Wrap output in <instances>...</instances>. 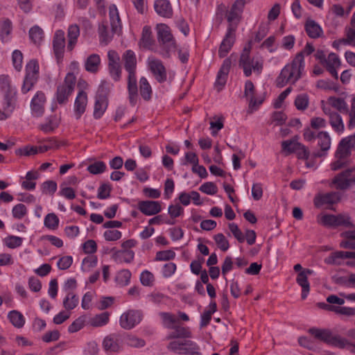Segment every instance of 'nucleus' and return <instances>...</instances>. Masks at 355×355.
Returning <instances> with one entry per match:
<instances>
[{
    "label": "nucleus",
    "instance_id": "f257e3e1",
    "mask_svg": "<svg viewBox=\"0 0 355 355\" xmlns=\"http://www.w3.org/2000/svg\"><path fill=\"white\" fill-rule=\"evenodd\" d=\"M16 89L10 84V78L0 76V121L6 120L12 115L16 104Z\"/></svg>",
    "mask_w": 355,
    "mask_h": 355
},
{
    "label": "nucleus",
    "instance_id": "f03ea898",
    "mask_svg": "<svg viewBox=\"0 0 355 355\" xmlns=\"http://www.w3.org/2000/svg\"><path fill=\"white\" fill-rule=\"evenodd\" d=\"M304 67L301 55H296L293 60L281 70L276 79L277 85L282 87L287 84L295 83L302 77Z\"/></svg>",
    "mask_w": 355,
    "mask_h": 355
},
{
    "label": "nucleus",
    "instance_id": "7ed1b4c3",
    "mask_svg": "<svg viewBox=\"0 0 355 355\" xmlns=\"http://www.w3.org/2000/svg\"><path fill=\"white\" fill-rule=\"evenodd\" d=\"M124 67L128 73V88L129 99L131 104L134 105L137 96V85L136 77L137 57L132 50H127L123 55Z\"/></svg>",
    "mask_w": 355,
    "mask_h": 355
},
{
    "label": "nucleus",
    "instance_id": "20e7f679",
    "mask_svg": "<svg viewBox=\"0 0 355 355\" xmlns=\"http://www.w3.org/2000/svg\"><path fill=\"white\" fill-rule=\"evenodd\" d=\"M109 17L112 32L109 31L108 27L104 23L100 24L98 26L100 42L105 45L107 44L112 40L113 33H118L121 28L119 12L114 4H112L109 7Z\"/></svg>",
    "mask_w": 355,
    "mask_h": 355
},
{
    "label": "nucleus",
    "instance_id": "39448f33",
    "mask_svg": "<svg viewBox=\"0 0 355 355\" xmlns=\"http://www.w3.org/2000/svg\"><path fill=\"white\" fill-rule=\"evenodd\" d=\"M251 43L245 44L241 53L239 66L243 69L246 77L251 76L252 72L260 73L263 69V60L259 57H250Z\"/></svg>",
    "mask_w": 355,
    "mask_h": 355
},
{
    "label": "nucleus",
    "instance_id": "423d86ee",
    "mask_svg": "<svg viewBox=\"0 0 355 355\" xmlns=\"http://www.w3.org/2000/svg\"><path fill=\"white\" fill-rule=\"evenodd\" d=\"M157 40L160 47V54L168 56L176 50L175 40L171 34L170 28L164 24H158L156 27Z\"/></svg>",
    "mask_w": 355,
    "mask_h": 355
},
{
    "label": "nucleus",
    "instance_id": "0eeeda50",
    "mask_svg": "<svg viewBox=\"0 0 355 355\" xmlns=\"http://www.w3.org/2000/svg\"><path fill=\"white\" fill-rule=\"evenodd\" d=\"M318 223L327 227L338 226L351 227L352 223L350 218L346 214H321L317 218Z\"/></svg>",
    "mask_w": 355,
    "mask_h": 355
},
{
    "label": "nucleus",
    "instance_id": "6e6552de",
    "mask_svg": "<svg viewBox=\"0 0 355 355\" xmlns=\"http://www.w3.org/2000/svg\"><path fill=\"white\" fill-rule=\"evenodd\" d=\"M143 313L138 309H128L119 318L120 327L125 330H130L137 326L143 320Z\"/></svg>",
    "mask_w": 355,
    "mask_h": 355
},
{
    "label": "nucleus",
    "instance_id": "1a4fd4ad",
    "mask_svg": "<svg viewBox=\"0 0 355 355\" xmlns=\"http://www.w3.org/2000/svg\"><path fill=\"white\" fill-rule=\"evenodd\" d=\"M332 184L336 189H348L355 185V171L353 168L345 170L334 177Z\"/></svg>",
    "mask_w": 355,
    "mask_h": 355
},
{
    "label": "nucleus",
    "instance_id": "9d476101",
    "mask_svg": "<svg viewBox=\"0 0 355 355\" xmlns=\"http://www.w3.org/2000/svg\"><path fill=\"white\" fill-rule=\"evenodd\" d=\"M76 84V76L73 73H68L64 82L58 87L56 100L60 103H64L67 101L69 96L72 93Z\"/></svg>",
    "mask_w": 355,
    "mask_h": 355
},
{
    "label": "nucleus",
    "instance_id": "9b49d317",
    "mask_svg": "<svg viewBox=\"0 0 355 355\" xmlns=\"http://www.w3.org/2000/svg\"><path fill=\"white\" fill-rule=\"evenodd\" d=\"M39 65L37 61L31 60L26 66V76L21 90L26 93L31 89L38 76Z\"/></svg>",
    "mask_w": 355,
    "mask_h": 355
},
{
    "label": "nucleus",
    "instance_id": "f8f14e48",
    "mask_svg": "<svg viewBox=\"0 0 355 355\" xmlns=\"http://www.w3.org/2000/svg\"><path fill=\"white\" fill-rule=\"evenodd\" d=\"M147 64L149 70L159 83H164L166 80V70L160 60L154 56L148 57Z\"/></svg>",
    "mask_w": 355,
    "mask_h": 355
},
{
    "label": "nucleus",
    "instance_id": "ddd939ff",
    "mask_svg": "<svg viewBox=\"0 0 355 355\" xmlns=\"http://www.w3.org/2000/svg\"><path fill=\"white\" fill-rule=\"evenodd\" d=\"M309 333L317 340L335 347L340 336L339 335H334L329 330L323 329H310Z\"/></svg>",
    "mask_w": 355,
    "mask_h": 355
},
{
    "label": "nucleus",
    "instance_id": "4468645a",
    "mask_svg": "<svg viewBox=\"0 0 355 355\" xmlns=\"http://www.w3.org/2000/svg\"><path fill=\"white\" fill-rule=\"evenodd\" d=\"M121 342L119 335L110 334L103 339V348L107 354H115L121 351Z\"/></svg>",
    "mask_w": 355,
    "mask_h": 355
},
{
    "label": "nucleus",
    "instance_id": "2eb2a0df",
    "mask_svg": "<svg viewBox=\"0 0 355 355\" xmlns=\"http://www.w3.org/2000/svg\"><path fill=\"white\" fill-rule=\"evenodd\" d=\"M235 28L230 26L227 31L225 37L220 43L218 49V55L220 58H225L230 51L235 41Z\"/></svg>",
    "mask_w": 355,
    "mask_h": 355
},
{
    "label": "nucleus",
    "instance_id": "dca6fc26",
    "mask_svg": "<svg viewBox=\"0 0 355 355\" xmlns=\"http://www.w3.org/2000/svg\"><path fill=\"white\" fill-rule=\"evenodd\" d=\"M322 110L329 116V123L334 131L342 133L345 126L341 116L327 105H323Z\"/></svg>",
    "mask_w": 355,
    "mask_h": 355
},
{
    "label": "nucleus",
    "instance_id": "f3484780",
    "mask_svg": "<svg viewBox=\"0 0 355 355\" xmlns=\"http://www.w3.org/2000/svg\"><path fill=\"white\" fill-rule=\"evenodd\" d=\"M162 202L154 200H142L138 203L139 210L146 216L157 215L162 210Z\"/></svg>",
    "mask_w": 355,
    "mask_h": 355
},
{
    "label": "nucleus",
    "instance_id": "a211bd4d",
    "mask_svg": "<svg viewBox=\"0 0 355 355\" xmlns=\"http://www.w3.org/2000/svg\"><path fill=\"white\" fill-rule=\"evenodd\" d=\"M232 56L233 55H231L230 57L224 60L223 64L218 72L215 82V86L217 87L218 90H221L227 82V76L232 65Z\"/></svg>",
    "mask_w": 355,
    "mask_h": 355
},
{
    "label": "nucleus",
    "instance_id": "6ab92c4d",
    "mask_svg": "<svg viewBox=\"0 0 355 355\" xmlns=\"http://www.w3.org/2000/svg\"><path fill=\"white\" fill-rule=\"evenodd\" d=\"M244 92L245 96L249 101V107L252 110H257L263 103V98L261 96H256L254 85L250 80L245 82Z\"/></svg>",
    "mask_w": 355,
    "mask_h": 355
},
{
    "label": "nucleus",
    "instance_id": "aec40b11",
    "mask_svg": "<svg viewBox=\"0 0 355 355\" xmlns=\"http://www.w3.org/2000/svg\"><path fill=\"white\" fill-rule=\"evenodd\" d=\"M64 46V32L62 30H57L54 34L53 47L58 62H60L62 58Z\"/></svg>",
    "mask_w": 355,
    "mask_h": 355
},
{
    "label": "nucleus",
    "instance_id": "412c9836",
    "mask_svg": "<svg viewBox=\"0 0 355 355\" xmlns=\"http://www.w3.org/2000/svg\"><path fill=\"white\" fill-rule=\"evenodd\" d=\"M342 46H355V27H346L345 37L335 40L332 43V46L336 49H339Z\"/></svg>",
    "mask_w": 355,
    "mask_h": 355
},
{
    "label": "nucleus",
    "instance_id": "4be33fe9",
    "mask_svg": "<svg viewBox=\"0 0 355 355\" xmlns=\"http://www.w3.org/2000/svg\"><path fill=\"white\" fill-rule=\"evenodd\" d=\"M318 139V146L320 150L315 153V157H322L327 154L331 148V139L329 134L326 131L320 132L316 137Z\"/></svg>",
    "mask_w": 355,
    "mask_h": 355
},
{
    "label": "nucleus",
    "instance_id": "5701e85b",
    "mask_svg": "<svg viewBox=\"0 0 355 355\" xmlns=\"http://www.w3.org/2000/svg\"><path fill=\"white\" fill-rule=\"evenodd\" d=\"M245 4V0H236L232 5L227 16L228 21L231 24L230 26L233 27V24L239 21Z\"/></svg>",
    "mask_w": 355,
    "mask_h": 355
},
{
    "label": "nucleus",
    "instance_id": "b1692460",
    "mask_svg": "<svg viewBox=\"0 0 355 355\" xmlns=\"http://www.w3.org/2000/svg\"><path fill=\"white\" fill-rule=\"evenodd\" d=\"M46 97L44 93L38 92L33 96L31 103L32 114L35 116H40L44 113Z\"/></svg>",
    "mask_w": 355,
    "mask_h": 355
},
{
    "label": "nucleus",
    "instance_id": "393cba45",
    "mask_svg": "<svg viewBox=\"0 0 355 355\" xmlns=\"http://www.w3.org/2000/svg\"><path fill=\"white\" fill-rule=\"evenodd\" d=\"M340 199V194L338 192H330L324 194H320L315 198L314 203L316 207L323 205H331L337 203Z\"/></svg>",
    "mask_w": 355,
    "mask_h": 355
},
{
    "label": "nucleus",
    "instance_id": "a878e982",
    "mask_svg": "<svg viewBox=\"0 0 355 355\" xmlns=\"http://www.w3.org/2000/svg\"><path fill=\"white\" fill-rule=\"evenodd\" d=\"M87 105V95L84 91H80L75 99L73 111L76 119L81 117Z\"/></svg>",
    "mask_w": 355,
    "mask_h": 355
},
{
    "label": "nucleus",
    "instance_id": "bb28decb",
    "mask_svg": "<svg viewBox=\"0 0 355 355\" xmlns=\"http://www.w3.org/2000/svg\"><path fill=\"white\" fill-rule=\"evenodd\" d=\"M313 271L310 269H305L302 270L297 277V282L302 287V298L306 299L309 295L310 290V285L308 282V276L313 274Z\"/></svg>",
    "mask_w": 355,
    "mask_h": 355
},
{
    "label": "nucleus",
    "instance_id": "cd10ccee",
    "mask_svg": "<svg viewBox=\"0 0 355 355\" xmlns=\"http://www.w3.org/2000/svg\"><path fill=\"white\" fill-rule=\"evenodd\" d=\"M349 252V251L334 252L324 259V263L329 265H345V262L350 255Z\"/></svg>",
    "mask_w": 355,
    "mask_h": 355
},
{
    "label": "nucleus",
    "instance_id": "c85d7f7f",
    "mask_svg": "<svg viewBox=\"0 0 355 355\" xmlns=\"http://www.w3.org/2000/svg\"><path fill=\"white\" fill-rule=\"evenodd\" d=\"M351 148H355V135L341 139L337 148V155L348 156Z\"/></svg>",
    "mask_w": 355,
    "mask_h": 355
},
{
    "label": "nucleus",
    "instance_id": "c756f323",
    "mask_svg": "<svg viewBox=\"0 0 355 355\" xmlns=\"http://www.w3.org/2000/svg\"><path fill=\"white\" fill-rule=\"evenodd\" d=\"M322 66L325 67L334 77L337 78V69L340 66V60L336 53H330Z\"/></svg>",
    "mask_w": 355,
    "mask_h": 355
},
{
    "label": "nucleus",
    "instance_id": "7c9ffc66",
    "mask_svg": "<svg viewBox=\"0 0 355 355\" xmlns=\"http://www.w3.org/2000/svg\"><path fill=\"white\" fill-rule=\"evenodd\" d=\"M110 313L103 312L89 318L87 324L90 327L97 328L107 325L110 322Z\"/></svg>",
    "mask_w": 355,
    "mask_h": 355
},
{
    "label": "nucleus",
    "instance_id": "2f4dec72",
    "mask_svg": "<svg viewBox=\"0 0 355 355\" xmlns=\"http://www.w3.org/2000/svg\"><path fill=\"white\" fill-rule=\"evenodd\" d=\"M154 7L156 12L162 17L170 18L173 15V10L168 0H156Z\"/></svg>",
    "mask_w": 355,
    "mask_h": 355
},
{
    "label": "nucleus",
    "instance_id": "473e14b6",
    "mask_svg": "<svg viewBox=\"0 0 355 355\" xmlns=\"http://www.w3.org/2000/svg\"><path fill=\"white\" fill-rule=\"evenodd\" d=\"M134 257L135 252L131 250H116L112 255V259L117 263H130Z\"/></svg>",
    "mask_w": 355,
    "mask_h": 355
},
{
    "label": "nucleus",
    "instance_id": "72a5a7b5",
    "mask_svg": "<svg viewBox=\"0 0 355 355\" xmlns=\"http://www.w3.org/2000/svg\"><path fill=\"white\" fill-rule=\"evenodd\" d=\"M107 99L105 95H97L94 109V116L95 119H100L107 107Z\"/></svg>",
    "mask_w": 355,
    "mask_h": 355
},
{
    "label": "nucleus",
    "instance_id": "f704fd0d",
    "mask_svg": "<svg viewBox=\"0 0 355 355\" xmlns=\"http://www.w3.org/2000/svg\"><path fill=\"white\" fill-rule=\"evenodd\" d=\"M154 44V39L150 26H145L143 28L139 46L141 48L151 49Z\"/></svg>",
    "mask_w": 355,
    "mask_h": 355
},
{
    "label": "nucleus",
    "instance_id": "c9c22d12",
    "mask_svg": "<svg viewBox=\"0 0 355 355\" xmlns=\"http://www.w3.org/2000/svg\"><path fill=\"white\" fill-rule=\"evenodd\" d=\"M101 60L98 54L94 53L89 55L85 61V68L87 71L96 73L100 68Z\"/></svg>",
    "mask_w": 355,
    "mask_h": 355
},
{
    "label": "nucleus",
    "instance_id": "e433bc0d",
    "mask_svg": "<svg viewBox=\"0 0 355 355\" xmlns=\"http://www.w3.org/2000/svg\"><path fill=\"white\" fill-rule=\"evenodd\" d=\"M7 318L9 322L17 329L22 328L26 322L24 315L17 310H12L8 313Z\"/></svg>",
    "mask_w": 355,
    "mask_h": 355
},
{
    "label": "nucleus",
    "instance_id": "4c0bfd02",
    "mask_svg": "<svg viewBox=\"0 0 355 355\" xmlns=\"http://www.w3.org/2000/svg\"><path fill=\"white\" fill-rule=\"evenodd\" d=\"M80 35V28L79 26L76 24H72L69 26L68 28V44H67V49L69 51H72L75 46L76 45L78 38Z\"/></svg>",
    "mask_w": 355,
    "mask_h": 355
},
{
    "label": "nucleus",
    "instance_id": "58836bf2",
    "mask_svg": "<svg viewBox=\"0 0 355 355\" xmlns=\"http://www.w3.org/2000/svg\"><path fill=\"white\" fill-rule=\"evenodd\" d=\"M324 105H327L331 109L334 108L341 113L348 112V105L342 98L329 97Z\"/></svg>",
    "mask_w": 355,
    "mask_h": 355
},
{
    "label": "nucleus",
    "instance_id": "ea45409f",
    "mask_svg": "<svg viewBox=\"0 0 355 355\" xmlns=\"http://www.w3.org/2000/svg\"><path fill=\"white\" fill-rule=\"evenodd\" d=\"M59 123L60 119L55 115H52L46 117L45 120L40 123V128L44 132H50L56 129Z\"/></svg>",
    "mask_w": 355,
    "mask_h": 355
},
{
    "label": "nucleus",
    "instance_id": "a19ab883",
    "mask_svg": "<svg viewBox=\"0 0 355 355\" xmlns=\"http://www.w3.org/2000/svg\"><path fill=\"white\" fill-rule=\"evenodd\" d=\"M12 30V22L9 19L0 20V37L2 42L6 43L10 41Z\"/></svg>",
    "mask_w": 355,
    "mask_h": 355
},
{
    "label": "nucleus",
    "instance_id": "79ce46f5",
    "mask_svg": "<svg viewBox=\"0 0 355 355\" xmlns=\"http://www.w3.org/2000/svg\"><path fill=\"white\" fill-rule=\"evenodd\" d=\"M305 30L307 35L311 38L319 37L322 33L321 26L312 19H308L306 21Z\"/></svg>",
    "mask_w": 355,
    "mask_h": 355
},
{
    "label": "nucleus",
    "instance_id": "37998d69",
    "mask_svg": "<svg viewBox=\"0 0 355 355\" xmlns=\"http://www.w3.org/2000/svg\"><path fill=\"white\" fill-rule=\"evenodd\" d=\"M341 236L347 240L343 241L340 246L343 248H355V230L345 231L341 234Z\"/></svg>",
    "mask_w": 355,
    "mask_h": 355
},
{
    "label": "nucleus",
    "instance_id": "c03bdc74",
    "mask_svg": "<svg viewBox=\"0 0 355 355\" xmlns=\"http://www.w3.org/2000/svg\"><path fill=\"white\" fill-rule=\"evenodd\" d=\"M131 272L128 269L119 270L115 276V282L119 286H125L130 284Z\"/></svg>",
    "mask_w": 355,
    "mask_h": 355
},
{
    "label": "nucleus",
    "instance_id": "a18cd8bd",
    "mask_svg": "<svg viewBox=\"0 0 355 355\" xmlns=\"http://www.w3.org/2000/svg\"><path fill=\"white\" fill-rule=\"evenodd\" d=\"M123 342L128 346L136 348L143 347L146 345V342L144 340L133 334H129L124 336Z\"/></svg>",
    "mask_w": 355,
    "mask_h": 355
},
{
    "label": "nucleus",
    "instance_id": "49530a36",
    "mask_svg": "<svg viewBox=\"0 0 355 355\" xmlns=\"http://www.w3.org/2000/svg\"><path fill=\"white\" fill-rule=\"evenodd\" d=\"M60 224V219L54 213L48 214L44 219V225L49 230H56Z\"/></svg>",
    "mask_w": 355,
    "mask_h": 355
},
{
    "label": "nucleus",
    "instance_id": "de8ad7c7",
    "mask_svg": "<svg viewBox=\"0 0 355 355\" xmlns=\"http://www.w3.org/2000/svg\"><path fill=\"white\" fill-rule=\"evenodd\" d=\"M78 297L73 293H69L66 294L65 297L63 299V306L67 311L73 310L78 304Z\"/></svg>",
    "mask_w": 355,
    "mask_h": 355
},
{
    "label": "nucleus",
    "instance_id": "09e8293b",
    "mask_svg": "<svg viewBox=\"0 0 355 355\" xmlns=\"http://www.w3.org/2000/svg\"><path fill=\"white\" fill-rule=\"evenodd\" d=\"M184 350L182 354L202 355L199 345L194 341L188 340L184 341Z\"/></svg>",
    "mask_w": 355,
    "mask_h": 355
},
{
    "label": "nucleus",
    "instance_id": "8fccbe9b",
    "mask_svg": "<svg viewBox=\"0 0 355 355\" xmlns=\"http://www.w3.org/2000/svg\"><path fill=\"white\" fill-rule=\"evenodd\" d=\"M98 263V258L95 255H89L85 257L81 263V270L84 272H89L92 268H95Z\"/></svg>",
    "mask_w": 355,
    "mask_h": 355
},
{
    "label": "nucleus",
    "instance_id": "3c124183",
    "mask_svg": "<svg viewBox=\"0 0 355 355\" xmlns=\"http://www.w3.org/2000/svg\"><path fill=\"white\" fill-rule=\"evenodd\" d=\"M210 130L212 136L215 137L217 135L219 130L224 127V118L222 116H215L211 120Z\"/></svg>",
    "mask_w": 355,
    "mask_h": 355
},
{
    "label": "nucleus",
    "instance_id": "603ef678",
    "mask_svg": "<svg viewBox=\"0 0 355 355\" xmlns=\"http://www.w3.org/2000/svg\"><path fill=\"white\" fill-rule=\"evenodd\" d=\"M85 324H87V316L85 315H80L69 326L68 331L69 333H76L82 329Z\"/></svg>",
    "mask_w": 355,
    "mask_h": 355
},
{
    "label": "nucleus",
    "instance_id": "864d4df0",
    "mask_svg": "<svg viewBox=\"0 0 355 355\" xmlns=\"http://www.w3.org/2000/svg\"><path fill=\"white\" fill-rule=\"evenodd\" d=\"M58 195L69 200H73L76 196L75 190L71 187L67 186L65 183L60 184Z\"/></svg>",
    "mask_w": 355,
    "mask_h": 355
},
{
    "label": "nucleus",
    "instance_id": "5fc2aeb1",
    "mask_svg": "<svg viewBox=\"0 0 355 355\" xmlns=\"http://www.w3.org/2000/svg\"><path fill=\"white\" fill-rule=\"evenodd\" d=\"M44 32L42 29L35 25L29 31V37L35 44H40L43 40Z\"/></svg>",
    "mask_w": 355,
    "mask_h": 355
},
{
    "label": "nucleus",
    "instance_id": "6e6d98bb",
    "mask_svg": "<svg viewBox=\"0 0 355 355\" xmlns=\"http://www.w3.org/2000/svg\"><path fill=\"white\" fill-rule=\"evenodd\" d=\"M297 140V137H294L292 139L284 141L282 144L283 150L288 153H295L301 144Z\"/></svg>",
    "mask_w": 355,
    "mask_h": 355
},
{
    "label": "nucleus",
    "instance_id": "4d7b16f0",
    "mask_svg": "<svg viewBox=\"0 0 355 355\" xmlns=\"http://www.w3.org/2000/svg\"><path fill=\"white\" fill-rule=\"evenodd\" d=\"M159 315L164 327L168 329L175 328L178 320L175 315L170 313L162 312L159 313Z\"/></svg>",
    "mask_w": 355,
    "mask_h": 355
},
{
    "label": "nucleus",
    "instance_id": "13d9d810",
    "mask_svg": "<svg viewBox=\"0 0 355 355\" xmlns=\"http://www.w3.org/2000/svg\"><path fill=\"white\" fill-rule=\"evenodd\" d=\"M139 83L141 96L145 100H148L150 98L152 89L148 80L146 78L142 77L140 79Z\"/></svg>",
    "mask_w": 355,
    "mask_h": 355
},
{
    "label": "nucleus",
    "instance_id": "bf43d9fd",
    "mask_svg": "<svg viewBox=\"0 0 355 355\" xmlns=\"http://www.w3.org/2000/svg\"><path fill=\"white\" fill-rule=\"evenodd\" d=\"M107 168L106 164L102 161H97L87 166V170L93 175L103 173Z\"/></svg>",
    "mask_w": 355,
    "mask_h": 355
},
{
    "label": "nucleus",
    "instance_id": "052dcab7",
    "mask_svg": "<svg viewBox=\"0 0 355 355\" xmlns=\"http://www.w3.org/2000/svg\"><path fill=\"white\" fill-rule=\"evenodd\" d=\"M181 164L182 165L191 164L192 167L199 163V158L197 154L194 152L188 151L184 153V155L181 158Z\"/></svg>",
    "mask_w": 355,
    "mask_h": 355
},
{
    "label": "nucleus",
    "instance_id": "680f3d73",
    "mask_svg": "<svg viewBox=\"0 0 355 355\" xmlns=\"http://www.w3.org/2000/svg\"><path fill=\"white\" fill-rule=\"evenodd\" d=\"M61 144L53 138H50L46 141L40 145L39 147L40 153H44L49 150L57 149L60 146Z\"/></svg>",
    "mask_w": 355,
    "mask_h": 355
},
{
    "label": "nucleus",
    "instance_id": "e2e57ef3",
    "mask_svg": "<svg viewBox=\"0 0 355 355\" xmlns=\"http://www.w3.org/2000/svg\"><path fill=\"white\" fill-rule=\"evenodd\" d=\"M184 208L180 203L171 204L168 207V214L171 219L182 216L184 215Z\"/></svg>",
    "mask_w": 355,
    "mask_h": 355
},
{
    "label": "nucleus",
    "instance_id": "0e129e2a",
    "mask_svg": "<svg viewBox=\"0 0 355 355\" xmlns=\"http://www.w3.org/2000/svg\"><path fill=\"white\" fill-rule=\"evenodd\" d=\"M41 189L44 194L52 196L57 191L58 184L53 180H46L42 183Z\"/></svg>",
    "mask_w": 355,
    "mask_h": 355
},
{
    "label": "nucleus",
    "instance_id": "69168bd1",
    "mask_svg": "<svg viewBox=\"0 0 355 355\" xmlns=\"http://www.w3.org/2000/svg\"><path fill=\"white\" fill-rule=\"evenodd\" d=\"M12 65L16 71H19L23 66V55L19 50H15L12 53Z\"/></svg>",
    "mask_w": 355,
    "mask_h": 355
},
{
    "label": "nucleus",
    "instance_id": "338daca9",
    "mask_svg": "<svg viewBox=\"0 0 355 355\" xmlns=\"http://www.w3.org/2000/svg\"><path fill=\"white\" fill-rule=\"evenodd\" d=\"M336 347L340 349H345L350 352L355 354V345L350 343L347 339L342 336H339Z\"/></svg>",
    "mask_w": 355,
    "mask_h": 355
},
{
    "label": "nucleus",
    "instance_id": "774afa93",
    "mask_svg": "<svg viewBox=\"0 0 355 355\" xmlns=\"http://www.w3.org/2000/svg\"><path fill=\"white\" fill-rule=\"evenodd\" d=\"M99 348L96 341H89L83 347L84 355H98Z\"/></svg>",
    "mask_w": 355,
    "mask_h": 355
}]
</instances>
